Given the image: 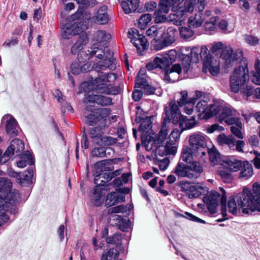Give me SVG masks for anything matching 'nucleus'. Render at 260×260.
<instances>
[{
  "label": "nucleus",
  "mask_w": 260,
  "mask_h": 260,
  "mask_svg": "<svg viewBox=\"0 0 260 260\" xmlns=\"http://www.w3.org/2000/svg\"><path fill=\"white\" fill-rule=\"evenodd\" d=\"M105 65L98 64L96 62L82 63L81 73H85L95 71L98 76L92 82V89L98 93L107 95H116L119 93L114 82L117 76L113 73H104Z\"/></svg>",
  "instance_id": "nucleus-1"
},
{
  "label": "nucleus",
  "mask_w": 260,
  "mask_h": 260,
  "mask_svg": "<svg viewBox=\"0 0 260 260\" xmlns=\"http://www.w3.org/2000/svg\"><path fill=\"white\" fill-rule=\"evenodd\" d=\"M101 45L98 44H94L90 48V50H88V53L82 51L78 55L79 59L80 61L83 60H89L93 56H96L99 59L95 61L98 65L101 64L105 65V71L109 70L114 71L116 68V63L113 57V53L107 47L100 48Z\"/></svg>",
  "instance_id": "nucleus-2"
},
{
  "label": "nucleus",
  "mask_w": 260,
  "mask_h": 260,
  "mask_svg": "<svg viewBox=\"0 0 260 260\" xmlns=\"http://www.w3.org/2000/svg\"><path fill=\"white\" fill-rule=\"evenodd\" d=\"M238 201L243 212L260 211V184L255 182L253 184L252 191L244 188L242 192L239 193Z\"/></svg>",
  "instance_id": "nucleus-3"
},
{
  "label": "nucleus",
  "mask_w": 260,
  "mask_h": 260,
  "mask_svg": "<svg viewBox=\"0 0 260 260\" xmlns=\"http://www.w3.org/2000/svg\"><path fill=\"white\" fill-rule=\"evenodd\" d=\"M165 114L167 118L165 121H172L174 124H178L181 132L193 127L197 123L194 116L187 119L186 116H183L180 111L179 108L176 105L175 101H172L169 103V107L165 109Z\"/></svg>",
  "instance_id": "nucleus-4"
},
{
  "label": "nucleus",
  "mask_w": 260,
  "mask_h": 260,
  "mask_svg": "<svg viewBox=\"0 0 260 260\" xmlns=\"http://www.w3.org/2000/svg\"><path fill=\"white\" fill-rule=\"evenodd\" d=\"M205 0H186L183 6L177 8H172L173 19L176 21H182L187 17V13H191L194 10L202 12L205 9Z\"/></svg>",
  "instance_id": "nucleus-5"
},
{
  "label": "nucleus",
  "mask_w": 260,
  "mask_h": 260,
  "mask_svg": "<svg viewBox=\"0 0 260 260\" xmlns=\"http://www.w3.org/2000/svg\"><path fill=\"white\" fill-rule=\"evenodd\" d=\"M249 79V71L247 64L239 66L236 68L230 79V83L231 90L233 92L237 93L240 88L246 85Z\"/></svg>",
  "instance_id": "nucleus-6"
},
{
  "label": "nucleus",
  "mask_w": 260,
  "mask_h": 260,
  "mask_svg": "<svg viewBox=\"0 0 260 260\" xmlns=\"http://www.w3.org/2000/svg\"><path fill=\"white\" fill-rule=\"evenodd\" d=\"M178 53L175 50H171L165 54H158L152 61L146 64L148 70L151 71L155 69H166L170 67L173 62L176 60Z\"/></svg>",
  "instance_id": "nucleus-7"
},
{
  "label": "nucleus",
  "mask_w": 260,
  "mask_h": 260,
  "mask_svg": "<svg viewBox=\"0 0 260 260\" xmlns=\"http://www.w3.org/2000/svg\"><path fill=\"white\" fill-rule=\"evenodd\" d=\"M200 57L203 61V71L204 72L208 71L213 76L217 75L219 73V62L212 57L207 47L203 46L200 50Z\"/></svg>",
  "instance_id": "nucleus-8"
},
{
  "label": "nucleus",
  "mask_w": 260,
  "mask_h": 260,
  "mask_svg": "<svg viewBox=\"0 0 260 260\" xmlns=\"http://www.w3.org/2000/svg\"><path fill=\"white\" fill-rule=\"evenodd\" d=\"M162 34L160 35L159 39H155L153 42L152 47L154 50H159L172 44L175 42L177 31L172 27L166 29V27L165 26Z\"/></svg>",
  "instance_id": "nucleus-9"
},
{
  "label": "nucleus",
  "mask_w": 260,
  "mask_h": 260,
  "mask_svg": "<svg viewBox=\"0 0 260 260\" xmlns=\"http://www.w3.org/2000/svg\"><path fill=\"white\" fill-rule=\"evenodd\" d=\"M213 104H208L205 100L198 102L196 106V110L198 113V117L200 119H208L214 116L218 111L219 106Z\"/></svg>",
  "instance_id": "nucleus-10"
},
{
  "label": "nucleus",
  "mask_w": 260,
  "mask_h": 260,
  "mask_svg": "<svg viewBox=\"0 0 260 260\" xmlns=\"http://www.w3.org/2000/svg\"><path fill=\"white\" fill-rule=\"evenodd\" d=\"M163 74V79L166 83L174 82L182 79L180 74L183 71V66L179 63H176L170 68L160 69Z\"/></svg>",
  "instance_id": "nucleus-11"
},
{
  "label": "nucleus",
  "mask_w": 260,
  "mask_h": 260,
  "mask_svg": "<svg viewBox=\"0 0 260 260\" xmlns=\"http://www.w3.org/2000/svg\"><path fill=\"white\" fill-rule=\"evenodd\" d=\"M131 42L136 47L138 51L141 52L147 49L148 44L146 39L143 35H140L138 30L135 28L129 29L128 32Z\"/></svg>",
  "instance_id": "nucleus-12"
},
{
  "label": "nucleus",
  "mask_w": 260,
  "mask_h": 260,
  "mask_svg": "<svg viewBox=\"0 0 260 260\" xmlns=\"http://www.w3.org/2000/svg\"><path fill=\"white\" fill-rule=\"evenodd\" d=\"M215 105L219 106V110L214 116L218 115L217 117V120L221 123L224 121L226 123V120L231 118H237L235 116L236 114V110L230 106H222L218 102L215 103Z\"/></svg>",
  "instance_id": "nucleus-13"
},
{
  "label": "nucleus",
  "mask_w": 260,
  "mask_h": 260,
  "mask_svg": "<svg viewBox=\"0 0 260 260\" xmlns=\"http://www.w3.org/2000/svg\"><path fill=\"white\" fill-rule=\"evenodd\" d=\"M242 56L241 51H236L233 53V49L229 46H225L220 53V57L224 60V63L228 68L232 65L233 62L238 60Z\"/></svg>",
  "instance_id": "nucleus-14"
},
{
  "label": "nucleus",
  "mask_w": 260,
  "mask_h": 260,
  "mask_svg": "<svg viewBox=\"0 0 260 260\" xmlns=\"http://www.w3.org/2000/svg\"><path fill=\"white\" fill-rule=\"evenodd\" d=\"M2 121L6 122V131L8 135L13 137L18 134L20 127L14 117L10 114L5 115L2 118Z\"/></svg>",
  "instance_id": "nucleus-15"
},
{
  "label": "nucleus",
  "mask_w": 260,
  "mask_h": 260,
  "mask_svg": "<svg viewBox=\"0 0 260 260\" xmlns=\"http://www.w3.org/2000/svg\"><path fill=\"white\" fill-rule=\"evenodd\" d=\"M171 5L169 0H160L159 9L154 13V21L156 23H162L166 21V14L169 12Z\"/></svg>",
  "instance_id": "nucleus-16"
},
{
  "label": "nucleus",
  "mask_w": 260,
  "mask_h": 260,
  "mask_svg": "<svg viewBox=\"0 0 260 260\" xmlns=\"http://www.w3.org/2000/svg\"><path fill=\"white\" fill-rule=\"evenodd\" d=\"M220 196L218 192L211 191L204 197L203 201L211 213H214L216 212L219 202L220 201Z\"/></svg>",
  "instance_id": "nucleus-17"
},
{
  "label": "nucleus",
  "mask_w": 260,
  "mask_h": 260,
  "mask_svg": "<svg viewBox=\"0 0 260 260\" xmlns=\"http://www.w3.org/2000/svg\"><path fill=\"white\" fill-rule=\"evenodd\" d=\"M82 31L80 22H75L73 24L67 23L62 27L61 36L64 39H68Z\"/></svg>",
  "instance_id": "nucleus-18"
},
{
  "label": "nucleus",
  "mask_w": 260,
  "mask_h": 260,
  "mask_svg": "<svg viewBox=\"0 0 260 260\" xmlns=\"http://www.w3.org/2000/svg\"><path fill=\"white\" fill-rule=\"evenodd\" d=\"M84 103H96L101 106H107L112 104L111 98L102 94H87L84 99Z\"/></svg>",
  "instance_id": "nucleus-19"
},
{
  "label": "nucleus",
  "mask_w": 260,
  "mask_h": 260,
  "mask_svg": "<svg viewBox=\"0 0 260 260\" xmlns=\"http://www.w3.org/2000/svg\"><path fill=\"white\" fill-rule=\"evenodd\" d=\"M15 205H12L9 203H1L0 204V226L5 224L9 219L8 213L15 214L17 209Z\"/></svg>",
  "instance_id": "nucleus-20"
},
{
  "label": "nucleus",
  "mask_w": 260,
  "mask_h": 260,
  "mask_svg": "<svg viewBox=\"0 0 260 260\" xmlns=\"http://www.w3.org/2000/svg\"><path fill=\"white\" fill-rule=\"evenodd\" d=\"M189 145L192 151L205 149L207 145L206 139L201 134H194L190 137Z\"/></svg>",
  "instance_id": "nucleus-21"
},
{
  "label": "nucleus",
  "mask_w": 260,
  "mask_h": 260,
  "mask_svg": "<svg viewBox=\"0 0 260 260\" xmlns=\"http://www.w3.org/2000/svg\"><path fill=\"white\" fill-rule=\"evenodd\" d=\"M191 48L190 47L183 46L180 49V54L179 57L182 61L183 66V72L187 74L190 68L191 57L190 56Z\"/></svg>",
  "instance_id": "nucleus-22"
},
{
  "label": "nucleus",
  "mask_w": 260,
  "mask_h": 260,
  "mask_svg": "<svg viewBox=\"0 0 260 260\" xmlns=\"http://www.w3.org/2000/svg\"><path fill=\"white\" fill-rule=\"evenodd\" d=\"M226 124L232 125L231 126L232 133L239 139H243V136L241 132L242 122L239 118H231L226 120Z\"/></svg>",
  "instance_id": "nucleus-23"
},
{
  "label": "nucleus",
  "mask_w": 260,
  "mask_h": 260,
  "mask_svg": "<svg viewBox=\"0 0 260 260\" xmlns=\"http://www.w3.org/2000/svg\"><path fill=\"white\" fill-rule=\"evenodd\" d=\"M105 126H102L101 124L96 127H92L89 130V137L91 143L95 145H99L102 142L103 137V128Z\"/></svg>",
  "instance_id": "nucleus-24"
},
{
  "label": "nucleus",
  "mask_w": 260,
  "mask_h": 260,
  "mask_svg": "<svg viewBox=\"0 0 260 260\" xmlns=\"http://www.w3.org/2000/svg\"><path fill=\"white\" fill-rule=\"evenodd\" d=\"M174 173L177 176L181 177L192 178L193 177H197V175H192V172H191V170L189 168V165L183 162H179L177 164Z\"/></svg>",
  "instance_id": "nucleus-25"
},
{
  "label": "nucleus",
  "mask_w": 260,
  "mask_h": 260,
  "mask_svg": "<svg viewBox=\"0 0 260 260\" xmlns=\"http://www.w3.org/2000/svg\"><path fill=\"white\" fill-rule=\"evenodd\" d=\"M93 20L100 24H105L108 22L109 17L107 14V7L106 6H102L98 10L93 17Z\"/></svg>",
  "instance_id": "nucleus-26"
},
{
  "label": "nucleus",
  "mask_w": 260,
  "mask_h": 260,
  "mask_svg": "<svg viewBox=\"0 0 260 260\" xmlns=\"http://www.w3.org/2000/svg\"><path fill=\"white\" fill-rule=\"evenodd\" d=\"M225 166L232 172H237L241 169L244 161L238 159L234 157L228 158L224 161Z\"/></svg>",
  "instance_id": "nucleus-27"
},
{
  "label": "nucleus",
  "mask_w": 260,
  "mask_h": 260,
  "mask_svg": "<svg viewBox=\"0 0 260 260\" xmlns=\"http://www.w3.org/2000/svg\"><path fill=\"white\" fill-rule=\"evenodd\" d=\"M88 42V37L86 35L82 34L78 37V40L76 43L72 46L71 48V52L73 54H76L78 55L81 52L80 51L82 50Z\"/></svg>",
  "instance_id": "nucleus-28"
},
{
  "label": "nucleus",
  "mask_w": 260,
  "mask_h": 260,
  "mask_svg": "<svg viewBox=\"0 0 260 260\" xmlns=\"http://www.w3.org/2000/svg\"><path fill=\"white\" fill-rule=\"evenodd\" d=\"M34 172V168L32 167H29L26 171L23 172L22 176L20 175L18 182L22 186H29L32 183V179Z\"/></svg>",
  "instance_id": "nucleus-29"
},
{
  "label": "nucleus",
  "mask_w": 260,
  "mask_h": 260,
  "mask_svg": "<svg viewBox=\"0 0 260 260\" xmlns=\"http://www.w3.org/2000/svg\"><path fill=\"white\" fill-rule=\"evenodd\" d=\"M239 193H238L236 196H232L230 197L228 201V207L229 211L233 214H237L238 210H239V211H241L243 213H249V211H250V209L247 210V212H243L242 208L240 207V206H239L238 201V198L239 197Z\"/></svg>",
  "instance_id": "nucleus-30"
},
{
  "label": "nucleus",
  "mask_w": 260,
  "mask_h": 260,
  "mask_svg": "<svg viewBox=\"0 0 260 260\" xmlns=\"http://www.w3.org/2000/svg\"><path fill=\"white\" fill-rule=\"evenodd\" d=\"M139 0H128L121 3V7L125 14L136 11L139 7Z\"/></svg>",
  "instance_id": "nucleus-31"
},
{
  "label": "nucleus",
  "mask_w": 260,
  "mask_h": 260,
  "mask_svg": "<svg viewBox=\"0 0 260 260\" xmlns=\"http://www.w3.org/2000/svg\"><path fill=\"white\" fill-rule=\"evenodd\" d=\"M181 188L188 194L189 198L198 197L200 192L197 187L188 182H185L182 183Z\"/></svg>",
  "instance_id": "nucleus-32"
},
{
  "label": "nucleus",
  "mask_w": 260,
  "mask_h": 260,
  "mask_svg": "<svg viewBox=\"0 0 260 260\" xmlns=\"http://www.w3.org/2000/svg\"><path fill=\"white\" fill-rule=\"evenodd\" d=\"M24 149L23 142L19 139H14L11 142L10 146L7 149L13 155L23 151Z\"/></svg>",
  "instance_id": "nucleus-33"
},
{
  "label": "nucleus",
  "mask_w": 260,
  "mask_h": 260,
  "mask_svg": "<svg viewBox=\"0 0 260 260\" xmlns=\"http://www.w3.org/2000/svg\"><path fill=\"white\" fill-rule=\"evenodd\" d=\"M111 36L107 33L105 30H99L96 31L93 36V40L97 42L96 44L101 45H106L107 42L110 40Z\"/></svg>",
  "instance_id": "nucleus-34"
},
{
  "label": "nucleus",
  "mask_w": 260,
  "mask_h": 260,
  "mask_svg": "<svg viewBox=\"0 0 260 260\" xmlns=\"http://www.w3.org/2000/svg\"><path fill=\"white\" fill-rule=\"evenodd\" d=\"M165 29L164 25L159 26L158 25H153L147 30L146 34L148 37H154L152 43L155 39H159L160 35H162Z\"/></svg>",
  "instance_id": "nucleus-35"
},
{
  "label": "nucleus",
  "mask_w": 260,
  "mask_h": 260,
  "mask_svg": "<svg viewBox=\"0 0 260 260\" xmlns=\"http://www.w3.org/2000/svg\"><path fill=\"white\" fill-rule=\"evenodd\" d=\"M166 118L167 116L165 115V116H164L163 117L164 121L162 123L161 128L156 138V141H157L158 144L162 143L167 139L168 135L169 127L167 126L166 123L168 122H170L171 121H165V119Z\"/></svg>",
  "instance_id": "nucleus-36"
},
{
  "label": "nucleus",
  "mask_w": 260,
  "mask_h": 260,
  "mask_svg": "<svg viewBox=\"0 0 260 260\" xmlns=\"http://www.w3.org/2000/svg\"><path fill=\"white\" fill-rule=\"evenodd\" d=\"M119 251L114 248L107 249L103 253L101 260H117L119 256Z\"/></svg>",
  "instance_id": "nucleus-37"
},
{
  "label": "nucleus",
  "mask_w": 260,
  "mask_h": 260,
  "mask_svg": "<svg viewBox=\"0 0 260 260\" xmlns=\"http://www.w3.org/2000/svg\"><path fill=\"white\" fill-rule=\"evenodd\" d=\"M103 188L99 186H96L94 188L93 195L92 203L93 206L99 207L102 205L104 201L102 196Z\"/></svg>",
  "instance_id": "nucleus-38"
},
{
  "label": "nucleus",
  "mask_w": 260,
  "mask_h": 260,
  "mask_svg": "<svg viewBox=\"0 0 260 260\" xmlns=\"http://www.w3.org/2000/svg\"><path fill=\"white\" fill-rule=\"evenodd\" d=\"M217 140L220 145H226L231 149H234V138L233 137H228L224 134H220L217 137Z\"/></svg>",
  "instance_id": "nucleus-39"
},
{
  "label": "nucleus",
  "mask_w": 260,
  "mask_h": 260,
  "mask_svg": "<svg viewBox=\"0 0 260 260\" xmlns=\"http://www.w3.org/2000/svg\"><path fill=\"white\" fill-rule=\"evenodd\" d=\"M241 170L240 177L248 179L253 174L252 166L248 161H244V164Z\"/></svg>",
  "instance_id": "nucleus-40"
},
{
  "label": "nucleus",
  "mask_w": 260,
  "mask_h": 260,
  "mask_svg": "<svg viewBox=\"0 0 260 260\" xmlns=\"http://www.w3.org/2000/svg\"><path fill=\"white\" fill-rule=\"evenodd\" d=\"M201 12L196 14L193 17H190L188 19V26L189 27L197 28L200 26L203 21L204 18L202 16Z\"/></svg>",
  "instance_id": "nucleus-41"
},
{
  "label": "nucleus",
  "mask_w": 260,
  "mask_h": 260,
  "mask_svg": "<svg viewBox=\"0 0 260 260\" xmlns=\"http://www.w3.org/2000/svg\"><path fill=\"white\" fill-rule=\"evenodd\" d=\"M254 70L252 72V82L255 84L260 85V60L257 59L254 63Z\"/></svg>",
  "instance_id": "nucleus-42"
},
{
  "label": "nucleus",
  "mask_w": 260,
  "mask_h": 260,
  "mask_svg": "<svg viewBox=\"0 0 260 260\" xmlns=\"http://www.w3.org/2000/svg\"><path fill=\"white\" fill-rule=\"evenodd\" d=\"M181 97L177 101V105H176L179 107H182L183 106L187 104H194V101L193 99H188V93L186 91H182L180 93Z\"/></svg>",
  "instance_id": "nucleus-43"
},
{
  "label": "nucleus",
  "mask_w": 260,
  "mask_h": 260,
  "mask_svg": "<svg viewBox=\"0 0 260 260\" xmlns=\"http://www.w3.org/2000/svg\"><path fill=\"white\" fill-rule=\"evenodd\" d=\"M111 110L109 108H102L99 110L97 114L102 126H106V118L110 114Z\"/></svg>",
  "instance_id": "nucleus-44"
},
{
  "label": "nucleus",
  "mask_w": 260,
  "mask_h": 260,
  "mask_svg": "<svg viewBox=\"0 0 260 260\" xmlns=\"http://www.w3.org/2000/svg\"><path fill=\"white\" fill-rule=\"evenodd\" d=\"M180 37L185 40H190L194 38V31L190 27H182L179 30Z\"/></svg>",
  "instance_id": "nucleus-45"
},
{
  "label": "nucleus",
  "mask_w": 260,
  "mask_h": 260,
  "mask_svg": "<svg viewBox=\"0 0 260 260\" xmlns=\"http://www.w3.org/2000/svg\"><path fill=\"white\" fill-rule=\"evenodd\" d=\"M209 159L213 165L217 164L220 158V153L215 148L208 149V150Z\"/></svg>",
  "instance_id": "nucleus-46"
},
{
  "label": "nucleus",
  "mask_w": 260,
  "mask_h": 260,
  "mask_svg": "<svg viewBox=\"0 0 260 260\" xmlns=\"http://www.w3.org/2000/svg\"><path fill=\"white\" fill-rule=\"evenodd\" d=\"M189 167L191 170V172H192V175H197V177H193L192 178H198L200 174L203 171V167L198 161H192L189 165Z\"/></svg>",
  "instance_id": "nucleus-47"
},
{
  "label": "nucleus",
  "mask_w": 260,
  "mask_h": 260,
  "mask_svg": "<svg viewBox=\"0 0 260 260\" xmlns=\"http://www.w3.org/2000/svg\"><path fill=\"white\" fill-rule=\"evenodd\" d=\"M152 16L150 14H143L139 20V26L141 29H144L151 20Z\"/></svg>",
  "instance_id": "nucleus-48"
},
{
  "label": "nucleus",
  "mask_w": 260,
  "mask_h": 260,
  "mask_svg": "<svg viewBox=\"0 0 260 260\" xmlns=\"http://www.w3.org/2000/svg\"><path fill=\"white\" fill-rule=\"evenodd\" d=\"M122 239V235L120 233H115L113 235L108 237L106 239L108 243L119 245L121 244Z\"/></svg>",
  "instance_id": "nucleus-49"
},
{
  "label": "nucleus",
  "mask_w": 260,
  "mask_h": 260,
  "mask_svg": "<svg viewBox=\"0 0 260 260\" xmlns=\"http://www.w3.org/2000/svg\"><path fill=\"white\" fill-rule=\"evenodd\" d=\"M92 157H104L106 156V148L105 147H97L94 148L91 152Z\"/></svg>",
  "instance_id": "nucleus-50"
},
{
  "label": "nucleus",
  "mask_w": 260,
  "mask_h": 260,
  "mask_svg": "<svg viewBox=\"0 0 260 260\" xmlns=\"http://www.w3.org/2000/svg\"><path fill=\"white\" fill-rule=\"evenodd\" d=\"M78 59L79 62L76 61L73 62L71 66V72L75 75H78L81 73L82 71V62L86 61V60H83L80 61L79 59V56L78 55Z\"/></svg>",
  "instance_id": "nucleus-51"
},
{
  "label": "nucleus",
  "mask_w": 260,
  "mask_h": 260,
  "mask_svg": "<svg viewBox=\"0 0 260 260\" xmlns=\"http://www.w3.org/2000/svg\"><path fill=\"white\" fill-rule=\"evenodd\" d=\"M164 146L167 151V153L169 155L174 154L177 152V148L176 146V143L172 142L169 140L167 141L166 144Z\"/></svg>",
  "instance_id": "nucleus-52"
},
{
  "label": "nucleus",
  "mask_w": 260,
  "mask_h": 260,
  "mask_svg": "<svg viewBox=\"0 0 260 260\" xmlns=\"http://www.w3.org/2000/svg\"><path fill=\"white\" fill-rule=\"evenodd\" d=\"M116 192H112L108 194L105 202L106 206L111 207L117 204V199H116Z\"/></svg>",
  "instance_id": "nucleus-53"
},
{
  "label": "nucleus",
  "mask_w": 260,
  "mask_h": 260,
  "mask_svg": "<svg viewBox=\"0 0 260 260\" xmlns=\"http://www.w3.org/2000/svg\"><path fill=\"white\" fill-rule=\"evenodd\" d=\"M190 150H192L191 148H186V149L183 150L181 154L182 160L188 164L192 162V154L190 152Z\"/></svg>",
  "instance_id": "nucleus-54"
},
{
  "label": "nucleus",
  "mask_w": 260,
  "mask_h": 260,
  "mask_svg": "<svg viewBox=\"0 0 260 260\" xmlns=\"http://www.w3.org/2000/svg\"><path fill=\"white\" fill-rule=\"evenodd\" d=\"M115 174L114 172H107L102 173V178H104V180H101V182L99 183V186L100 187H103L105 185L107 182H109L112 178H113L115 176Z\"/></svg>",
  "instance_id": "nucleus-55"
},
{
  "label": "nucleus",
  "mask_w": 260,
  "mask_h": 260,
  "mask_svg": "<svg viewBox=\"0 0 260 260\" xmlns=\"http://www.w3.org/2000/svg\"><path fill=\"white\" fill-rule=\"evenodd\" d=\"M101 141L99 145L110 146L115 144L117 142V139L111 136H103Z\"/></svg>",
  "instance_id": "nucleus-56"
},
{
  "label": "nucleus",
  "mask_w": 260,
  "mask_h": 260,
  "mask_svg": "<svg viewBox=\"0 0 260 260\" xmlns=\"http://www.w3.org/2000/svg\"><path fill=\"white\" fill-rule=\"evenodd\" d=\"M155 164L159 167L161 171L165 170L169 164V159L167 157L162 159H155Z\"/></svg>",
  "instance_id": "nucleus-57"
},
{
  "label": "nucleus",
  "mask_w": 260,
  "mask_h": 260,
  "mask_svg": "<svg viewBox=\"0 0 260 260\" xmlns=\"http://www.w3.org/2000/svg\"><path fill=\"white\" fill-rule=\"evenodd\" d=\"M219 175L224 182L230 183L233 180L232 174L226 170H220Z\"/></svg>",
  "instance_id": "nucleus-58"
},
{
  "label": "nucleus",
  "mask_w": 260,
  "mask_h": 260,
  "mask_svg": "<svg viewBox=\"0 0 260 260\" xmlns=\"http://www.w3.org/2000/svg\"><path fill=\"white\" fill-rule=\"evenodd\" d=\"M217 19L215 17H212L209 21H206L204 27L206 31H212L216 28Z\"/></svg>",
  "instance_id": "nucleus-59"
},
{
  "label": "nucleus",
  "mask_w": 260,
  "mask_h": 260,
  "mask_svg": "<svg viewBox=\"0 0 260 260\" xmlns=\"http://www.w3.org/2000/svg\"><path fill=\"white\" fill-rule=\"evenodd\" d=\"M87 123L90 125H93L97 124L98 125H100V122L99 118L98 116L95 115L93 114H90L86 117Z\"/></svg>",
  "instance_id": "nucleus-60"
},
{
  "label": "nucleus",
  "mask_w": 260,
  "mask_h": 260,
  "mask_svg": "<svg viewBox=\"0 0 260 260\" xmlns=\"http://www.w3.org/2000/svg\"><path fill=\"white\" fill-rule=\"evenodd\" d=\"M181 129L179 131L178 129H174L169 135L168 140H170L172 142L176 143L178 141L180 134L182 133Z\"/></svg>",
  "instance_id": "nucleus-61"
},
{
  "label": "nucleus",
  "mask_w": 260,
  "mask_h": 260,
  "mask_svg": "<svg viewBox=\"0 0 260 260\" xmlns=\"http://www.w3.org/2000/svg\"><path fill=\"white\" fill-rule=\"evenodd\" d=\"M244 40L247 44L251 46H255L259 43V39L257 37L252 35H245Z\"/></svg>",
  "instance_id": "nucleus-62"
},
{
  "label": "nucleus",
  "mask_w": 260,
  "mask_h": 260,
  "mask_svg": "<svg viewBox=\"0 0 260 260\" xmlns=\"http://www.w3.org/2000/svg\"><path fill=\"white\" fill-rule=\"evenodd\" d=\"M191 57V61L193 60L194 62H198L200 60V49L198 47H193L191 48V50L190 54Z\"/></svg>",
  "instance_id": "nucleus-63"
},
{
  "label": "nucleus",
  "mask_w": 260,
  "mask_h": 260,
  "mask_svg": "<svg viewBox=\"0 0 260 260\" xmlns=\"http://www.w3.org/2000/svg\"><path fill=\"white\" fill-rule=\"evenodd\" d=\"M224 47L225 46L221 42H217L213 45L211 49V51L213 53L218 54L219 53H221Z\"/></svg>",
  "instance_id": "nucleus-64"
}]
</instances>
